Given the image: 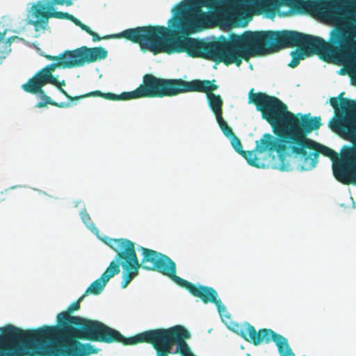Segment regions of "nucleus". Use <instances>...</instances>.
Returning <instances> with one entry per match:
<instances>
[{
    "mask_svg": "<svg viewBox=\"0 0 356 356\" xmlns=\"http://www.w3.org/2000/svg\"><path fill=\"white\" fill-rule=\"evenodd\" d=\"M205 6L179 3L172 10L173 15L168 20V26H143L126 31L122 36L133 43L138 44L143 51L154 55L186 53L192 58H200L229 66H241L243 60L249 61L257 31H245L241 35L229 33L208 41L190 37L211 23L216 15L215 12L205 13Z\"/></svg>",
    "mask_w": 356,
    "mask_h": 356,
    "instance_id": "obj_1",
    "label": "nucleus"
},
{
    "mask_svg": "<svg viewBox=\"0 0 356 356\" xmlns=\"http://www.w3.org/2000/svg\"><path fill=\"white\" fill-rule=\"evenodd\" d=\"M356 24L350 26L344 18H337L328 42L296 31H257L252 58L268 55L286 47H296L306 55L318 54L324 60L337 59L346 64L356 54Z\"/></svg>",
    "mask_w": 356,
    "mask_h": 356,
    "instance_id": "obj_2",
    "label": "nucleus"
},
{
    "mask_svg": "<svg viewBox=\"0 0 356 356\" xmlns=\"http://www.w3.org/2000/svg\"><path fill=\"white\" fill-rule=\"evenodd\" d=\"M249 102L252 103L261 114L262 119L270 124L274 134L282 142L289 143L291 153L300 149L308 140L307 135L321 126V117L310 118L309 114L298 118L289 111L287 106L280 99L264 92L249 93Z\"/></svg>",
    "mask_w": 356,
    "mask_h": 356,
    "instance_id": "obj_3",
    "label": "nucleus"
},
{
    "mask_svg": "<svg viewBox=\"0 0 356 356\" xmlns=\"http://www.w3.org/2000/svg\"><path fill=\"white\" fill-rule=\"evenodd\" d=\"M136 335L126 338L120 332L103 323L84 318L65 336H60L56 346L47 351L40 352L42 356H90L97 350L90 343H82L79 340H88L111 343H122L123 345H136Z\"/></svg>",
    "mask_w": 356,
    "mask_h": 356,
    "instance_id": "obj_4",
    "label": "nucleus"
},
{
    "mask_svg": "<svg viewBox=\"0 0 356 356\" xmlns=\"http://www.w3.org/2000/svg\"><path fill=\"white\" fill-rule=\"evenodd\" d=\"M51 339V326L24 331L12 325L0 328V356H28Z\"/></svg>",
    "mask_w": 356,
    "mask_h": 356,
    "instance_id": "obj_5",
    "label": "nucleus"
},
{
    "mask_svg": "<svg viewBox=\"0 0 356 356\" xmlns=\"http://www.w3.org/2000/svg\"><path fill=\"white\" fill-rule=\"evenodd\" d=\"M191 337L189 332L183 326L176 325L168 329H156L136 334L132 343H151L156 349L157 356H168L175 344L177 345L174 354L183 356L193 355L185 340Z\"/></svg>",
    "mask_w": 356,
    "mask_h": 356,
    "instance_id": "obj_6",
    "label": "nucleus"
},
{
    "mask_svg": "<svg viewBox=\"0 0 356 356\" xmlns=\"http://www.w3.org/2000/svg\"><path fill=\"white\" fill-rule=\"evenodd\" d=\"M307 143L301 148L296 149L293 153L300 162L298 168L301 170H312L318 163L319 154H322L332 160L333 174L338 181L346 185L353 184L348 165L341 163L342 155L339 158L335 151L313 140Z\"/></svg>",
    "mask_w": 356,
    "mask_h": 356,
    "instance_id": "obj_7",
    "label": "nucleus"
},
{
    "mask_svg": "<svg viewBox=\"0 0 356 356\" xmlns=\"http://www.w3.org/2000/svg\"><path fill=\"white\" fill-rule=\"evenodd\" d=\"M215 82V79L186 81L181 79H163L162 97H173L188 92L206 93L209 106L217 118L222 116L223 101L220 95L213 92L219 88Z\"/></svg>",
    "mask_w": 356,
    "mask_h": 356,
    "instance_id": "obj_8",
    "label": "nucleus"
},
{
    "mask_svg": "<svg viewBox=\"0 0 356 356\" xmlns=\"http://www.w3.org/2000/svg\"><path fill=\"white\" fill-rule=\"evenodd\" d=\"M126 248L117 254V259L120 261L123 268V280L121 286L126 288L132 280L138 275V269L143 267L147 270H154L159 260L163 254L142 247L143 259L138 262L135 251V246H124Z\"/></svg>",
    "mask_w": 356,
    "mask_h": 356,
    "instance_id": "obj_9",
    "label": "nucleus"
},
{
    "mask_svg": "<svg viewBox=\"0 0 356 356\" xmlns=\"http://www.w3.org/2000/svg\"><path fill=\"white\" fill-rule=\"evenodd\" d=\"M343 95V92H341L337 97L330 99L338 118L330 122V127L334 131H340L345 136L356 124V101L344 98Z\"/></svg>",
    "mask_w": 356,
    "mask_h": 356,
    "instance_id": "obj_10",
    "label": "nucleus"
},
{
    "mask_svg": "<svg viewBox=\"0 0 356 356\" xmlns=\"http://www.w3.org/2000/svg\"><path fill=\"white\" fill-rule=\"evenodd\" d=\"M47 84H51L58 86V78L53 75V72L45 67L37 72L33 77L29 79L28 81L22 86L24 91L31 94H39L43 102H39L36 104L37 108L45 107L47 104H50L58 108H65L69 104L65 102L58 103L52 100L45 94L42 87Z\"/></svg>",
    "mask_w": 356,
    "mask_h": 356,
    "instance_id": "obj_11",
    "label": "nucleus"
},
{
    "mask_svg": "<svg viewBox=\"0 0 356 356\" xmlns=\"http://www.w3.org/2000/svg\"><path fill=\"white\" fill-rule=\"evenodd\" d=\"M239 334L245 341L257 346L262 342L266 343L274 341L280 356H296L288 343L287 339L270 329H261L258 332L250 324L241 328Z\"/></svg>",
    "mask_w": 356,
    "mask_h": 356,
    "instance_id": "obj_12",
    "label": "nucleus"
},
{
    "mask_svg": "<svg viewBox=\"0 0 356 356\" xmlns=\"http://www.w3.org/2000/svg\"><path fill=\"white\" fill-rule=\"evenodd\" d=\"M163 78H159L152 74H145L143 83L134 90L124 92L120 95L111 92L103 93L104 98L109 100H129L143 97H162Z\"/></svg>",
    "mask_w": 356,
    "mask_h": 356,
    "instance_id": "obj_13",
    "label": "nucleus"
},
{
    "mask_svg": "<svg viewBox=\"0 0 356 356\" xmlns=\"http://www.w3.org/2000/svg\"><path fill=\"white\" fill-rule=\"evenodd\" d=\"M290 150L289 143L282 142L275 138L269 133L264 134L259 140L256 141L254 151L258 153H263L266 151L270 152H277L280 160V169L282 171H289L292 169L291 160L293 154L287 153Z\"/></svg>",
    "mask_w": 356,
    "mask_h": 356,
    "instance_id": "obj_14",
    "label": "nucleus"
},
{
    "mask_svg": "<svg viewBox=\"0 0 356 356\" xmlns=\"http://www.w3.org/2000/svg\"><path fill=\"white\" fill-rule=\"evenodd\" d=\"M354 3L356 1H350ZM346 0H291L290 8L296 13L328 16L330 11L341 8Z\"/></svg>",
    "mask_w": 356,
    "mask_h": 356,
    "instance_id": "obj_15",
    "label": "nucleus"
},
{
    "mask_svg": "<svg viewBox=\"0 0 356 356\" xmlns=\"http://www.w3.org/2000/svg\"><path fill=\"white\" fill-rule=\"evenodd\" d=\"M290 4L291 0H238L236 12L264 13L273 19L281 6L290 7Z\"/></svg>",
    "mask_w": 356,
    "mask_h": 356,
    "instance_id": "obj_16",
    "label": "nucleus"
},
{
    "mask_svg": "<svg viewBox=\"0 0 356 356\" xmlns=\"http://www.w3.org/2000/svg\"><path fill=\"white\" fill-rule=\"evenodd\" d=\"M32 10L34 17L37 19L33 22V24L35 27L44 28L48 23L50 18H57L62 19H67L71 21L73 15L64 12L54 11V6L50 2H38L37 4L33 6Z\"/></svg>",
    "mask_w": 356,
    "mask_h": 356,
    "instance_id": "obj_17",
    "label": "nucleus"
},
{
    "mask_svg": "<svg viewBox=\"0 0 356 356\" xmlns=\"http://www.w3.org/2000/svg\"><path fill=\"white\" fill-rule=\"evenodd\" d=\"M85 296H86L83 294L76 301L71 304L66 311L62 312L58 314L57 325L60 330V337L67 334L84 319V318L77 316H72L71 314L75 311L80 309V303L83 300Z\"/></svg>",
    "mask_w": 356,
    "mask_h": 356,
    "instance_id": "obj_18",
    "label": "nucleus"
},
{
    "mask_svg": "<svg viewBox=\"0 0 356 356\" xmlns=\"http://www.w3.org/2000/svg\"><path fill=\"white\" fill-rule=\"evenodd\" d=\"M63 60L53 63L45 66L51 72H54L56 68H72L83 66L85 64L83 47L72 51H65L62 54Z\"/></svg>",
    "mask_w": 356,
    "mask_h": 356,
    "instance_id": "obj_19",
    "label": "nucleus"
},
{
    "mask_svg": "<svg viewBox=\"0 0 356 356\" xmlns=\"http://www.w3.org/2000/svg\"><path fill=\"white\" fill-rule=\"evenodd\" d=\"M344 137L350 140L353 145L345 147L342 152L341 163L348 165L353 184H356V124Z\"/></svg>",
    "mask_w": 356,
    "mask_h": 356,
    "instance_id": "obj_20",
    "label": "nucleus"
},
{
    "mask_svg": "<svg viewBox=\"0 0 356 356\" xmlns=\"http://www.w3.org/2000/svg\"><path fill=\"white\" fill-rule=\"evenodd\" d=\"M120 271L119 264L115 261H112L100 277L92 282L87 288L84 295H99L103 291L109 280L115 275H118Z\"/></svg>",
    "mask_w": 356,
    "mask_h": 356,
    "instance_id": "obj_21",
    "label": "nucleus"
},
{
    "mask_svg": "<svg viewBox=\"0 0 356 356\" xmlns=\"http://www.w3.org/2000/svg\"><path fill=\"white\" fill-rule=\"evenodd\" d=\"M180 286L187 289L194 297L200 298L203 303H212L218 297L217 291L211 286L196 285L186 280Z\"/></svg>",
    "mask_w": 356,
    "mask_h": 356,
    "instance_id": "obj_22",
    "label": "nucleus"
},
{
    "mask_svg": "<svg viewBox=\"0 0 356 356\" xmlns=\"http://www.w3.org/2000/svg\"><path fill=\"white\" fill-rule=\"evenodd\" d=\"M81 218L84 225L90 230L102 243L106 245H135L132 241L124 238H111L106 236H102L99 234V229L96 227L95 223L92 222L90 215L88 213L86 209H83L80 212Z\"/></svg>",
    "mask_w": 356,
    "mask_h": 356,
    "instance_id": "obj_23",
    "label": "nucleus"
},
{
    "mask_svg": "<svg viewBox=\"0 0 356 356\" xmlns=\"http://www.w3.org/2000/svg\"><path fill=\"white\" fill-rule=\"evenodd\" d=\"M154 271H157L170 278L174 282L180 286L184 279L176 275L177 268L175 263L166 255H161Z\"/></svg>",
    "mask_w": 356,
    "mask_h": 356,
    "instance_id": "obj_24",
    "label": "nucleus"
},
{
    "mask_svg": "<svg viewBox=\"0 0 356 356\" xmlns=\"http://www.w3.org/2000/svg\"><path fill=\"white\" fill-rule=\"evenodd\" d=\"M181 3H189L190 6L201 4L213 10L227 9L236 12L238 0H184Z\"/></svg>",
    "mask_w": 356,
    "mask_h": 356,
    "instance_id": "obj_25",
    "label": "nucleus"
},
{
    "mask_svg": "<svg viewBox=\"0 0 356 356\" xmlns=\"http://www.w3.org/2000/svg\"><path fill=\"white\" fill-rule=\"evenodd\" d=\"M85 63H95L107 57L108 51L102 47L89 48L83 46Z\"/></svg>",
    "mask_w": 356,
    "mask_h": 356,
    "instance_id": "obj_26",
    "label": "nucleus"
},
{
    "mask_svg": "<svg viewBox=\"0 0 356 356\" xmlns=\"http://www.w3.org/2000/svg\"><path fill=\"white\" fill-rule=\"evenodd\" d=\"M71 22H72L77 26L80 27L83 31H85L87 33L90 35L92 37V40L94 42L99 41L102 39H107V38H115V39L124 38L127 40H129V41L132 42L131 40L127 39V38L122 36L123 35L122 33L124 32H125L126 31H128V30H131V29H126V30H124L120 33H116V34H113L111 35H106L105 37L101 38L99 36V35L96 32H94L89 26L83 24L79 19L76 18L75 17H74V16L72 17ZM134 29L135 28H133L132 29Z\"/></svg>",
    "mask_w": 356,
    "mask_h": 356,
    "instance_id": "obj_27",
    "label": "nucleus"
},
{
    "mask_svg": "<svg viewBox=\"0 0 356 356\" xmlns=\"http://www.w3.org/2000/svg\"><path fill=\"white\" fill-rule=\"evenodd\" d=\"M6 29L0 31V58H4L11 51L10 45L17 38V36L6 38Z\"/></svg>",
    "mask_w": 356,
    "mask_h": 356,
    "instance_id": "obj_28",
    "label": "nucleus"
},
{
    "mask_svg": "<svg viewBox=\"0 0 356 356\" xmlns=\"http://www.w3.org/2000/svg\"><path fill=\"white\" fill-rule=\"evenodd\" d=\"M254 151H244L240 154L241 156H243L245 160L247 161L248 163L254 167L260 168V162L259 159L255 156Z\"/></svg>",
    "mask_w": 356,
    "mask_h": 356,
    "instance_id": "obj_29",
    "label": "nucleus"
},
{
    "mask_svg": "<svg viewBox=\"0 0 356 356\" xmlns=\"http://www.w3.org/2000/svg\"><path fill=\"white\" fill-rule=\"evenodd\" d=\"M305 55L306 54L301 49L292 51L291 52L292 59L288 64V66L291 68L296 67L299 65L300 61L305 58Z\"/></svg>",
    "mask_w": 356,
    "mask_h": 356,
    "instance_id": "obj_30",
    "label": "nucleus"
},
{
    "mask_svg": "<svg viewBox=\"0 0 356 356\" xmlns=\"http://www.w3.org/2000/svg\"><path fill=\"white\" fill-rule=\"evenodd\" d=\"M217 122L222 130V133L227 138H231L233 135H235L232 131V129L228 126L227 123L222 118V116L216 118Z\"/></svg>",
    "mask_w": 356,
    "mask_h": 356,
    "instance_id": "obj_31",
    "label": "nucleus"
},
{
    "mask_svg": "<svg viewBox=\"0 0 356 356\" xmlns=\"http://www.w3.org/2000/svg\"><path fill=\"white\" fill-rule=\"evenodd\" d=\"M230 141H231L232 146L233 147L234 150L237 153L241 154L243 149L242 144H241L239 138L238 137H236V135H233V136H232L230 138Z\"/></svg>",
    "mask_w": 356,
    "mask_h": 356,
    "instance_id": "obj_32",
    "label": "nucleus"
},
{
    "mask_svg": "<svg viewBox=\"0 0 356 356\" xmlns=\"http://www.w3.org/2000/svg\"><path fill=\"white\" fill-rule=\"evenodd\" d=\"M212 303H213L216 306V308L220 315L222 316L225 312H227L226 307L222 304L220 299L216 298L215 299V301H213Z\"/></svg>",
    "mask_w": 356,
    "mask_h": 356,
    "instance_id": "obj_33",
    "label": "nucleus"
},
{
    "mask_svg": "<svg viewBox=\"0 0 356 356\" xmlns=\"http://www.w3.org/2000/svg\"><path fill=\"white\" fill-rule=\"evenodd\" d=\"M51 3L54 5H66L71 6L73 3V0H51Z\"/></svg>",
    "mask_w": 356,
    "mask_h": 356,
    "instance_id": "obj_34",
    "label": "nucleus"
},
{
    "mask_svg": "<svg viewBox=\"0 0 356 356\" xmlns=\"http://www.w3.org/2000/svg\"><path fill=\"white\" fill-rule=\"evenodd\" d=\"M58 90L63 95H64L70 101L78 100L81 98V97H80V96H76L74 97H71L63 88H60Z\"/></svg>",
    "mask_w": 356,
    "mask_h": 356,
    "instance_id": "obj_35",
    "label": "nucleus"
},
{
    "mask_svg": "<svg viewBox=\"0 0 356 356\" xmlns=\"http://www.w3.org/2000/svg\"><path fill=\"white\" fill-rule=\"evenodd\" d=\"M90 96H99V97H103V92H102L101 91L99 90H96V91H94V92H91L86 95H83V96H81V98L82 97H90Z\"/></svg>",
    "mask_w": 356,
    "mask_h": 356,
    "instance_id": "obj_36",
    "label": "nucleus"
},
{
    "mask_svg": "<svg viewBox=\"0 0 356 356\" xmlns=\"http://www.w3.org/2000/svg\"><path fill=\"white\" fill-rule=\"evenodd\" d=\"M50 60H58V61H60V60H63V58H62V54H60V55H58V56H51L50 57Z\"/></svg>",
    "mask_w": 356,
    "mask_h": 356,
    "instance_id": "obj_37",
    "label": "nucleus"
},
{
    "mask_svg": "<svg viewBox=\"0 0 356 356\" xmlns=\"http://www.w3.org/2000/svg\"><path fill=\"white\" fill-rule=\"evenodd\" d=\"M58 86H56V87H57L58 89H60V88H62V86H65V81H64V80H63L61 82H60V81H59L58 80Z\"/></svg>",
    "mask_w": 356,
    "mask_h": 356,
    "instance_id": "obj_38",
    "label": "nucleus"
},
{
    "mask_svg": "<svg viewBox=\"0 0 356 356\" xmlns=\"http://www.w3.org/2000/svg\"><path fill=\"white\" fill-rule=\"evenodd\" d=\"M50 57H51V56H50V55H46V56H45V58H46L47 60H50V58H51Z\"/></svg>",
    "mask_w": 356,
    "mask_h": 356,
    "instance_id": "obj_39",
    "label": "nucleus"
},
{
    "mask_svg": "<svg viewBox=\"0 0 356 356\" xmlns=\"http://www.w3.org/2000/svg\"><path fill=\"white\" fill-rule=\"evenodd\" d=\"M285 15L284 14H280V16H284Z\"/></svg>",
    "mask_w": 356,
    "mask_h": 356,
    "instance_id": "obj_40",
    "label": "nucleus"
},
{
    "mask_svg": "<svg viewBox=\"0 0 356 356\" xmlns=\"http://www.w3.org/2000/svg\"><path fill=\"white\" fill-rule=\"evenodd\" d=\"M349 1H352V2H353V1H356V0H349Z\"/></svg>",
    "mask_w": 356,
    "mask_h": 356,
    "instance_id": "obj_41",
    "label": "nucleus"
}]
</instances>
